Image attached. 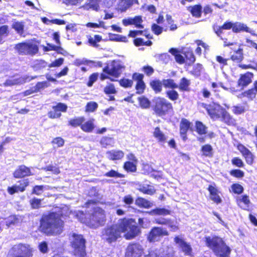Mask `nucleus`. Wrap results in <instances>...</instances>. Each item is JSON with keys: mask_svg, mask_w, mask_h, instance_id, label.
I'll return each mask as SVG.
<instances>
[{"mask_svg": "<svg viewBox=\"0 0 257 257\" xmlns=\"http://www.w3.org/2000/svg\"><path fill=\"white\" fill-rule=\"evenodd\" d=\"M122 232L125 233L124 236L126 239H131L138 234L139 229L132 219H120L117 224L104 228L101 232V237L110 243L115 241Z\"/></svg>", "mask_w": 257, "mask_h": 257, "instance_id": "nucleus-1", "label": "nucleus"}, {"mask_svg": "<svg viewBox=\"0 0 257 257\" xmlns=\"http://www.w3.org/2000/svg\"><path fill=\"white\" fill-rule=\"evenodd\" d=\"M62 211H55L43 215L40 220V230L47 235L60 234L63 229L64 222L61 219Z\"/></svg>", "mask_w": 257, "mask_h": 257, "instance_id": "nucleus-2", "label": "nucleus"}, {"mask_svg": "<svg viewBox=\"0 0 257 257\" xmlns=\"http://www.w3.org/2000/svg\"><path fill=\"white\" fill-rule=\"evenodd\" d=\"M206 245L212 250L217 257H229L231 249L221 238L206 237Z\"/></svg>", "mask_w": 257, "mask_h": 257, "instance_id": "nucleus-3", "label": "nucleus"}, {"mask_svg": "<svg viewBox=\"0 0 257 257\" xmlns=\"http://www.w3.org/2000/svg\"><path fill=\"white\" fill-rule=\"evenodd\" d=\"M33 248L28 244L19 243L13 246L9 252L12 257H32Z\"/></svg>", "mask_w": 257, "mask_h": 257, "instance_id": "nucleus-4", "label": "nucleus"}, {"mask_svg": "<svg viewBox=\"0 0 257 257\" xmlns=\"http://www.w3.org/2000/svg\"><path fill=\"white\" fill-rule=\"evenodd\" d=\"M105 222V215L104 210L99 207H95L87 224L90 227L96 228L104 224Z\"/></svg>", "mask_w": 257, "mask_h": 257, "instance_id": "nucleus-5", "label": "nucleus"}, {"mask_svg": "<svg viewBox=\"0 0 257 257\" xmlns=\"http://www.w3.org/2000/svg\"><path fill=\"white\" fill-rule=\"evenodd\" d=\"M152 108L155 113L160 116L165 114L172 109V104L166 99L160 97H155L152 100Z\"/></svg>", "mask_w": 257, "mask_h": 257, "instance_id": "nucleus-6", "label": "nucleus"}, {"mask_svg": "<svg viewBox=\"0 0 257 257\" xmlns=\"http://www.w3.org/2000/svg\"><path fill=\"white\" fill-rule=\"evenodd\" d=\"M71 243L74 248V254L80 257H84L85 254V240L81 235L73 233L71 238Z\"/></svg>", "mask_w": 257, "mask_h": 257, "instance_id": "nucleus-7", "label": "nucleus"}, {"mask_svg": "<svg viewBox=\"0 0 257 257\" xmlns=\"http://www.w3.org/2000/svg\"><path fill=\"white\" fill-rule=\"evenodd\" d=\"M125 68L123 63L119 61H113L110 65L103 68L104 72L115 78L118 77Z\"/></svg>", "mask_w": 257, "mask_h": 257, "instance_id": "nucleus-8", "label": "nucleus"}, {"mask_svg": "<svg viewBox=\"0 0 257 257\" xmlns=\"http://www.w3.org/2000/svg\"><path fill=\"white\" fill-rule=\"evenodd\" d=\"M15 49L21 55H34L39 50L37 45L31 42L18 44L16 45Z\"/></svg>", "mask_w": 257, "mask_h": 257, "instance_id": "nucleus-9", "label": "nucleus"}, {"mask_svg": "<svg viewBox=\"0 0 257 257\" xmlns=\"http://www.w3.org/2000/svg\"><path fill=\"white\" fill-rule=\"evenodd\" d=\"M201 106L206 109L208 115L214 120L221 118V113L224 109L220 105L215 103L210 104L202 103Z\"/></svg>", "mask_w": 257, "mask_h": 257, "instance_id": "nucleus-10", "label": "nucleus"}, {"mask_svg": "<svg viewBox=\"0 0 257 257\" xmlns=\"http://www.w3.org/2000/svg\"><path fill=\"white\" fill-rule=\"evenodd\" d=\"M169 233L165 228L161 227H153L147 236L150 242H155L161 240L163 236H168Z\"/></svg>", "mask_w": 257, "mask_h": 257, "instance_id": "nucleus-11", "label": "nucleus"}, {"mask_svg": "<svg viewBox=\"0 0 257 257\" xmlns=\"http://www.w3.org/2000/svg\"><path fill=\"white\" fill-rule=\"evenodd\" d=\"M143 253L142 245L138 243L131 244L126 248L125 257H141Z\"/></svg>", "mask_w": 257, "mask_h": 257, "instance_id": "nucleus-12", "label": "nucleus"}, {"mask_svg": "<svg viewBox=\"0 0 257 257\" xmlns=\"http://www.w3.org/2000/svg\"><path fill=\"white\" fill-rule=\"evenodd\" d=\"M34 78H30L29 76L18 77L15 76L8 79L4 83L5 86H11L14 85L22 84L30 81Z\"/></svg>", "mask_w": 257, "mask_h": 257, "instance_id": "nucleus-13", "label": "nucleus"}, {"mask_svg": "<svg viewBox=\"0 0 257 257\" xmlns=\"http://www.w3.org/2000/svg\"><path fill=\"white\" fill-rule=\"evenodd\" d=\"M174 241L181 249L186 255H190L192 252V248L190 245L185 242L182 237L177 236L174 238Z\"/></svg>", "mask_w": 257, "mask_h": 257, "instance_id": "nucleus-14", "label": "nucleus"}, {"mask_svg": "<svg viewBox=\"0 0 257 257\" xmlns=\"http://www.w3.org/2000/svg\"><path fill=\"white\" fill-rule=\"evenodd\" d=\"M143 78L144 75L139 73H134L133 75V79L137 82L136 88L139 93L143 92L145 88V84L143 80Z\"/></svg>", "mask_w": 257, "mask_h": 257, "instance_id": "nucleus-15", "label": "nucleus"}, {"mask_svg": "<svg viewBox=\"0 0 257 257\" xmlns=\"http://www.w3.org/2000/svg\"><path fill=\"white\" fill-rule=\"evenodd\" d=\"M31 175L30 169L24 165L19 166L13 174L14 177L16 178H21Z\"/></svg>", "mask_w": 257, "mask_h": 257, "instance_id": "nucleus-16", "label": "nucleus"}, {"mask_svg": "<svg viewBox=\"0 0 257 257\" xmlns=\"http://www.w3.org/2000/svg\"><path fill=\"white\" fill-rule=\"evenodd\" d=\"M101 0H88L83 6L80 7L86 11H98L99 9V2Z\"/></svg>", "mask_w": 257, "mask_h": 257, "instance_id": "nucleus-17", "label": "nucleus"}, {"mask_svg": "<svg viewBox=\"0 0 257 257\" xmlns=\"http://www.w3.org/2000/svg\"><path fill=\"white\" fill-rule=\"evenodd\" d=\"M241 31H244L252 35H255L254 31L248 27L246 25L240 22H235L233 23V32L234 33H239Z\"/></svg>", "mask_w": 257, "mask_h": 257, "instance_id": "nucleus-18", "label": "nucleus"}, {"mask_svg": "<svg viewBox=\"0 0 257 257\" xmlns=\"http://www.w3.org/2000/svg\"><path fill=\"white\" fill-rule=\"evenodd\" d=\"M106 157L112 161L119 160L124 156V153L120 150H112L106 153Z\"/></svg>", "mask_w": 257, "mask_h": 257, "instance_id": "nucleus-19", "label": "nucleus"}, {"mask_svg": "<svg viewBox=\"0 0 257 257\" xmlns=\"http://www.w3.org/2000/svg\"><path fill=\"white\" fill-rule=\"evenodd\" d=\"M135 3L138 4V0H120L118 4V9L121 12H124Z\"/></svg>", "mask_w": 257, "mask_h": 257, "instance_id": "nucleus-20", "label": "nucleus"}, {"mask_svg": "<svg viewBox=\"0 0 257 257\" xmlns=\"http://www.w3.org/2000/svg\"><path fill=\"white\" fill-rule=\"evenodd\" d=\"M153 136L159 143H164L167 139V137L158 127L155 128Z\"/></svg>", "mask_w": 257, "mask_h": 257, "instance_id": "nucleus-21", "label": "nucleus"}, {"mask_svg": "<svg viewBox=\"0 0 257 257\" xmlns=\"http://www.w3.org/2000/svg\"><path fill=\"white\" fill-rule=\"evenodd\" d=\"M168 253L164 254H161L159 250H155L151 251L149 254L146 255L145 257H173L174 252L172 248H168Z\"/></svg>", "mask_w": 257, "mask_h": 257, "instance_id": "nucleus-22", "label": "nucleus"}, {"mask_svg": "<svg viewBox=\"0 0 257 257\" xmlns=\"http://www.w3.org/2000/svg\"><path fill=\"white\" fill-rule=\"evenodd\" d=\"M253 77L252 73L247 72L242 75L238 80V84L239 86H245L249 84L251 81V78Z\"/></svg>", "mask_w": 257, "mask_h": 257, "instance_id": "nucleus-23", "label": "nucleus"}, {"mask_svg": "<svg viewBox=\"0 0 257 257\" xmlns=\"http://www.w3.org/2000/svg\"><path fill=\"white\" fill-rule=\"evenodd\" d=\"M137 188L143 193L150 195L154 194L156 191L153 186L147 184H139Z\"/></svg>", "mask_w": 257, "mask_h": 257, "instance_id": "nucleus-24", "label": "nucleus"}, {"mask_svg": "<svg viewBox=\"0 0 257 257\" xmlns=\"http://www.w3.org/2000/svg\"><path fill=\"white\" fill-rule=\"evenodd\" d=\"M94 119H90L88 121L82 123L81 125V130L86 133H90L93 131L95 128V125L94 123Z\"/></svg>", "mask_w": 257, "mask_h": 257, "instance_id": "nucleus-25", "label": "nucleus"}, {"mask_svg": "<svg viewBox=\"0 0 257 257\" xmlns=\"http://www.w3.org/2000/svg\"><path fill=\"white\" fill-rule=\"evenodd\" d=\"M136 204L140 207L149 208L153 206V202L142 197L138 198L135 201Z\"/></svg>", "mask_w": 257, "mask_h": 257, "instance_id": "nucleus-26", "label": "nucleus"}, {"mask_svg": "<svg viewBox=\"0 0 257 257\" xmlns=\"http://www.w3.org/2000/svg\"><path fill=\"white\" fill-rule=\"evenodd\" d=\"M238 205L243 209H247L249 206L250 201L246 195L241 196L237 199Z\"/></svg>", "mask_w": 257, "mask_h": 257, "instance_id": "nucleus-27", "label": "nucleus"}, {"mask_svg": "<svg viewBox=\"0 0 257 257\" xmlns=\"http://www.w3.org/2000/svg\"><path fill=\"white\" fill-rule=\"evenodd\" d=\"M208 190L210 194V198L214 202L219 203L221 202V199L217 194V189L213 186L210 185L208 187Z\"/></svg>", "mask_w": 257, "mask_h": 257, "instance_id": "nucleus-28", "label": "nucleus"}, {"mask_svg": "<svg viewBox=\"0 0 257 257\" xmlns=\"http://www.w3.org/2000/svg\"><path fill=\"white\" fill-rule=\"evenodd\" d=\"M190 125V122L186 119H183L180 124V134L184 140L185 135Z\"/></svg>", "mask_w": 257, "mask_h": 257, "instance_id": "nucleus-29", "label": "nucleus"}, {"mask_svg": "<svg viewBox=\"0 0 257 257\" xmlns=\"http://www.w3.org/2000/svg\"><path fill=\"white\" fill-rule=\"evenodd\" d=\"M219 119L224 121L228 125H231L234 123V119L231 117L230 114L225 110V109H224L223 112H222L221 118Z\"/></svg>", "mask_w": 257, "mask_h": 257, "instance_id": "nucleus-30", "label": "nucleus"}, {"mask_svg": "<svg viewBox=\"0 0 257 257\" xmlns=\"http://www.w3.org/2000/svg\"><path fill=\"white\" fill-rule=\"evenodd\" d=\"M190 83L189 80L183 77L181 79L178 88L182 91H189L190 90L189 86Z\"/></svg>", "mask_w": 257, "mask_h": 257, "instance_id": "nucleus-31", "label": "nucleus"}, {"mask_svg": "<svg viewBox=\"0 0 257 257\" xmlns=\"http://www.w3.org/2000/svg\"><path fill=\"white\" fill-rule=\"evenodd\" d=\"M148 213L151 215H166L170 214V211L165 208H157Z\"/></svg>", "mask_w": 257, "mask_h": 257, "instance_id": "nucleus-32", "label": "nucleus"}, {"mask_svg": "<svg viewBox=\"0 0 257 257\" xmlns=\"http://www.w3.org/2000/svg\"><path fill=\"white\" fill-rule=\"evenodd\" d=\"M150 85L156 93H159L162 89L163 81L161 82L159 80H153L150 82Z\"/></svg>", "mask_w": 257, "mask_h": 257, "instance_id": "nucleus-33", "label": "nucleus"}, {"mask_svg": "<svg viewBox=\"0 0 257 257\" xmlns=\"http://www.w3.org/2000/svg\"><path fill=\"white\" fill-rule=\"evenodd\" d=\"M189 11L192 16L197 18L201 16L202 12V7L200 5H195L189 8Z\"/></svg>", "mask_w": 257, "mask_h": 257, "instance_id": "nucleus-34", "label": "nucleus"}, {"mask_svg": "<svg viewBox=\"0 0 257 257\" xmlns=\"http://www.w3.org/2000/svg\"><path fill=\"white\" fill-rule=\"evenodd\" d=\"M163 85L165 88L171 89L178 88V85L174 82V80L171 79L163 80Z\"/></svg>", "mask_w": 257, "mask_h": 257, "instance_id": "nucleus-35", "label": "nucleus"}, {"mask_svg": "<svg viewBox=\"0 0 257 257\" xmlns=\"http://www.w3.org/2000/svg\"><path fill=\"white\" fill-rule=\"evenodd\" d=\"M12 27L20 35L24 33V24L23 22H14L13 24Z\"/></svg>", "mask_w": 257, "mask_h": 257, "instance_id": "nucleus-36", "label": "nucleus"}, {"mask_svg": "<svg viewBox=\"0 0 257 257\" xmlns=\"http://www.w3.org/2000/svg\"><path fill=\"white\" fill-rule=\"evenodd\" d=\"M84 120L85 119L84 117H78L70 119L69 121V124L73 127H77L78 126H81L82 123L84 122Z\"/></svg>", "mask_w": 257, "mask_h": 257, "instance_id": "nucleus-37", "label": "nucleus"}, {"mask_svg": "<svg viewBox=\"0 0 257 257\" xmlns=\"http://www.w3.org/2000/svg\"><path fill=\"white\" fill-rule=\"evenodd\" d=\"M233 23L231 22H226L222 26L219 27L217 30H215V33L218 36L220 37V34L222 32V30H229L231 28L233 30Z\"/></svg>", "mask_w": 257, "mask_h": 257, "instance_id": "nucleus-38", "label": "nucleus"}, {"mask_svg": "<svg viewBox=\"0 0 257 257\" xmlns=\"http://www.w3.org/2000/svg\"><path fill=\"white\" fill-rule=\"evenodd\" d=\"M195 127L197 132L200 135H204L207 133V127L201 122L197 121L196 122Z\"/></svg>", "mask_w": 257, "mask_h": 257, "instance_id": "nucleus-39", "label": "nucleus"}, {"mask_svg": "<svg viewBox=\"0 0 257 257\" xmlns=\"http://www.w3.org/2000/svg\"><path fill=\"white\" fill-rule=\"evenodd\" d=\"M243 58L242 50L241 49L237 50L231 57V59L236 62H240Z\"/></svg>", "mask_w": 257, "mask_h": 257, "instance_id": "nucleus-40", "label": "nucleus"}, {"mask_svg": "<svg viewBox=\"0 0 257 257\" xmlns=\"http://www.w3.org/2000/svg\"><path fill=\"white\" fill-rule=\"evenodd\" d=\"M9 34L8 26L4 25L0 27V43L3 42L4 39L8 36Z\"/></svg>", "mask_w": 257, "mask_h": 257, "instance_id": "nucleus-41", "label": "nucleus"}, {"mask_svg": "<svg viewBox=\"0 0 257 257\" xmlns=\"http://www.w3.org/2000/svg\"><path fill=\"white\" fill-rule=\"evenodd\" d=\"M100 144L103 147H106L108 146H112L114 144V141L112 138L104 137L101 138Z\"/></svg>", "mask_w": 257, "mask_h": 257, "instance_id": "nucleus-42", "label": "nucleus"}, {"mask_svg": "<svg viewBox=\"0 0 257 257\" xmlns=\"http://www.w3.org/2000/svg\"><path fill=\"white\" fill-rule=\"evenodd\" d=\"M166 95L170 100L172 101L177 100L179 98L178 93L173 89L167 91Z\"/></svg>", "mask_w": 257, "mask_h": 257, "instance_id": "nucleus-43", "label": "nucleus"}, {"mask_svg": "<svg viewBox=\"0 0 257 257\" xmlns=\"http://www.w3.org/2000/svg\"><path fill=\"white\" fill-rule=\"evenodd\" d=\"M140 106L144 108H149L150 106V102L149 99L144 96L139 98Z\"/></svg>", "mask_w": 257, "mask_h": 257, "instance_id": "nucleus-44", "label": "nucleus"}, {"mask_svg": "<svg viewBox=\"0 0 257 257\" xmlns=\"http://www.w3.org/2000/svg\"><path fill=\"white\" fill-rule=\"evenodd\" d=\"M52 143L54 148L61 147L64 144V140L61 137H57L53 140Z\"/></svg>", "mask_w": 257, "mask_h": 257, "instance_id": "nucleus-45", "label": "nucleus"}, {"mask_svg": "<svg viewBox=\"0 0 257 257\" xmlns=\"http://www.w3.org/2000/svg\"><path fill=\"white\" fill-rule=\"evenodd\" d=\"M19 191L23 192L24 191V189L23 188H20L18 185H14L8 188V192L11 195H13Z\"/></svg>", "mask_w": 257, "mask_h": 257, "instance_id": "nucleus-46", "label": "nucleus"}, {"mask_svg": "<svg viewBox=\"0 0 257 257\" xmlns=\"http://www.w3.org/2000/svg\"><path fill=\"white\" fill-rule=\"evenodd\" d=\"M203 154L206 156H210L212 154V148L209 145H206L202 147Z\"/></svg>", "mask_w": 257, "mask_h": 257, "instance_id": "nucleus-47", "label": "nucleus"}, {"mask_svg": "<svg viewBox=\"0 0 257 257\" xmlns=\"http://www.w3.org/2000/svg\"><path fill=\"white\" fill-rule=\"evenodd\" d=\"M42 200L38 198H33L30 200V203L33 209H38L41 207Z\"/></svg>", "mask_w": 257, "mask_h": 257, "instance_id": "nucleus-48", "label": "nucleus"}, {"mask_svg": "<svg viewBox=\"0 0 257 257\" xmlns=\"http://www.w3.org/2000/svg\"><path fill=\"white\" fill-rule=\"evenodd\" d=\"M19 222L18 217L15 215H12L10 216L6 221L7 226L8 227L11 225H15Z\"/></svg>", "mask_w": 257, "mask_h": 257, "instance_id": "nucleus-49", "label": "nucleus"}, {"mask_svg": "<svg viewBox=\"0 0 257 257\" xmlns=\"http://www.w3.org/2000/svg\"><path fill=\"white\" fill-rule=\"evenodd\" d=\"M104 91L106 94H115L116 93L115 87L113 84L109 83L104 88Z\"/></svg>", "mask_w": 257, "mask_h": 257, "instance_id": "nucleus-50", "label": "nucleus"}, {"mask_svg": "<svg viewBox=\"0 0 257 257\" xmlns=\"http://www.w3.org/2000/svg\"><path fill=\"white\" fill-rule=\"evenodd\" d=\"M86 26L88 28H98L101 27L104 29H106L104 25V22L103 21H99V23H88L87 24H86Z\"/></svg>", "mask_w": 257, "mask_h": 257, "instance_id": "nucleus-51", "label": "nucleus"}, {"mask_svg": "<svg viewBox=\"0 0 257 257\" xmlns=\"http://www.w3.org/2000/svg\"><path fill=\"white\" fill-rule=\"evenodd\" d=\"M43 50L45 52L52 50L58 51L60 49H62L60 46H56L49 43L47 44V46H43Z\"/></svg>", "mask_w": 257, "mask_h": 257, "instance_id": "nucleus-52", "label": "nucleus"}, {"mask_svg": "<svg viewBox=\"0 0 257 257\" xmlns=\"http://www.w3.org/2000/svg\"><path fill=\"white\" fill-rule=\"evenodd\" d=\"M133 84V81L128 79L123 78L119 80V84L125 88L132 87Z\"/></svg>", "mask_w": 257, "mask_h": 257, "instance_id": "nucleus-53", "label": "nucleus"}, {"mask_svg": "<svg viewBox=\"0 0 257 257\" xmlns=\"http://www.w3.org/2000/svg\"><path fill=\"white\" fill-rule=\"evenodd\" d=\"M124 168L127 171L135 172L136 171V166L132 162H126L124 165Z\"/></svg>", "mask_w": 257, "mask_h": 257, "instance_id": "nucleus-54", "label": "nucleus"}, {"mask_svg": "<svg viewBox=\"0 0 257 257\" xmlns=\"http://www.w3.org/2000/svg\"><path fill=\"white\" fill-rule=\"evenodd\" d=\"M231 189L234 193L238 194H241L243 190V187L238 184H233L231 186Z\"/></svg>", "mask_w": 257, "mask_h": 257, "instance_id": "nucleus-55", "label": "nucleus"}, {"mask_svg": "<svg viewBox=\"0 0 257 257\" xmlns=\"http://www.w3.org/2000/svg\"><path fill=\"white\" fill-rule=\"evenodd\" d=\"M97 107L98 104L96 102L93 101L89 102L87 104L86 111L93 112L97 108Z\"/></svg>", "mask_w": 257, "mask_h": 257, "instance_id": "nucleus-56", "label": "nucleus"}, {"mask_svg": "<svg viewBox=\"0 0 257 257\" xmlns=\"http://www.w3.org/2000/svg\"><path fill=\"white\" fill-rule=\"evenodd\" d=\"M105 176L108 177H115V178H122L123 177V176L117 172L116 171L114 170H111L108 172H107L104 175Z\"/></svg>", "mask_w": 257, "mask_h": 257, "instance_id": "nucleus-57", "label": "nucleus"}, {"mask_svg": "<svg viewBox=\"0 0 257 257\" xmlns=\"http://www.w3.org/2000/svg\"><path fill=\"white\" fill-rule=\"evenodd\" d=\"M98 77V73H93L92 75H91L89 78V81L87 83V86L88 87L92 86L93 84L97 80Z\"/></svg>", "mask_w": 257, "mask_h": 257, "instance_id": "nucleus-58", "label": "nucleus"}, {"mask_svg": "<svg viewBox=\"0 0 257 257\" xmlns=\"http://www.w3.org/2000/svg\"><path fill=\"white\" fill-rule=\"evenodd\" d=\"M133 24L136 25V27L138 28H143V27L141 25V23L142 22V18L141 17L136 16L134 18H132Z\"/></svg>", "mask_w": 257, "mask_h": 257, "instance_id": "nucleus-59", "label": "nucleus"}, {"mask_svg": "<svg viewBox=\"0 0 257 257\" xmlns=\"http://www.w3.org/2000/svg\"><path fill=\"white\" fill-rule=\"evenodd\" d=\"M109 35L110 40L112 41H124V39H125V37H123L118 35L112 34L110 33Z\"/></svg>", "mask_w": 257, "mask_h": 257, "instance_id": "nucleus-60", "label": "nucleus"}, {"mask_svg": "<svg viewBox=\"0 0 257 257\" xmlns=\"http://www.w3.org/2000/svg\"><path fill=\"white\" fill-rule=\"evenodd\" d=\"M64 62L63 58H59L52 63H51L49 65V67H59Z\"/></svg>", "mask_w": 257, "mask_h": 257, "instance_id": "nucleus-61", "label": "nucleus"}, {"mask_svg": "<svg viewBox=\"0 0 257 257\" xmlns=\"http://www.w3.org/2000/svg\"><path fill=\"white\" fill-rule=\"evenodd\" d=\"M44 190V186L43 185H37L35 186L33 190V193L37 195H39L42 194Z\"/></svg>", "mask_w": 257, "mask_h": 257, "instance_id": "nucleus-62", "label": "nucleus"}, {"mask_svg": "<svg viewBox=\"0 0 257 257\" xmlns=\"http://www.w3.org/2000/svg\"><path fill=\"white\" fill-rule=\"evenodd\" d=\"M231 175L237 178H241L244 176V173L240 170H233L230 172Z\"/></svg>", "mask_w": 257, "mask_h": 257, "instance_id": "nucleus-63", "label": "nucleus"}, {"mask_svg": "<svg viewBox=\"0 0 257 257\" xmlns=\"http://www.w3.org/2000/svg\"><path fill=\"white\" fill-rule=\"evenodd\" d=\"M231 162L233 165L238 167H242L243 166V163L242 161L238 158H233Z\"/></svg>", "mask_w": 257, "mask_h": 257, "instance_id": "nucleus-64", "label": "nucleus"}]
</instances>
